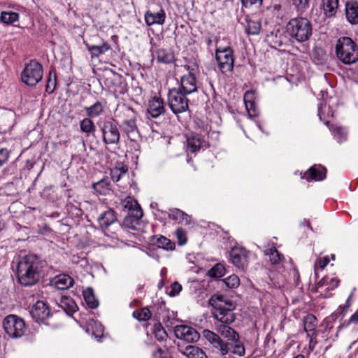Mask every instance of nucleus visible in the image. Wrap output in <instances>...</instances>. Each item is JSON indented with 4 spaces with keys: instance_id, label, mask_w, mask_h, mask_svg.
Segmentation results:
<instances>
[{
    "instance_id": "1",
    "label": "nucleus",
    "mask_w": 358,
    "mask_h": 358,
    "mask_svg": "<svg viewBox=\"0 0 358 358\" xmlns=\"http://www.w3.org/2000/svg\"><path fill=\"white\" fill-rule=\"evenodd\" d=\"M209 304L213 308L212 314L213 317L220 322L216 325L217 334L228 340L238 337L239 334L233 328L229 326L236 320L233 310L236 304L223 295H213L209 299Z\"/></svg>"
},
{
    "instance_id": "2",
    "label": "nucleus",
    "mask_w": 358,
    "mask_h": 358,
    "mask_svg": "<svg viewBox=\"0 0 358 358\" xmlns=\"http://www.w3.org/2000/svg\"><path fill=\"white\" fill-rule=\"evenodd\" d=\"M43 263L34 254L22 257L17 265L16 275L22 286H31L39 282L43 276Z\"/></svg>"
},
{
    "instance_id": "3",
    "label": "nucleus",
    "mask_w": 358,
    "mask_h": 358,
    "mask_svg": "<svg viewBox=\"0 0 358 358\" xmlns=\"http://www.w3.org/2000/svg\"><path fill=\"white\" fill-rule=\"evenodd\" d=\"M202 334L211 345L213 351L221 356H224L229 352L238 356H243L245 355V346L240 340L239 336L224 341L218 334L210 330L204 329Z\"/></svg>"
},
{
    "instance_id": "4",
    "label": "nucleus",
    "mask_w": 358,
    "mask_h": 358,
    "mask_svg": "<svg viewBox=\"0 0 358 358\" xmlns=\"http://www.w3.org/2000/svg\"><path fill=\"white\" fill-rule=\"evenodd\" d=\"M335 48L338 59L343 64H352L358 60V46L351 38H339Z\"/></svg>"
},
{
    "instance_id": "5",
    "label": "nucleus",
    "mask_w": 358,
    "mask_h": 358,
    "mask_svg": "<svg viewBox=\"0 0 358 358\" xmlns=\"http://www.w3.org/2000/svg\"><path fill=\"white\" fill-rule=\"evenodd\" d=\"M287 31L292 38L299 42L308 41L312 35V24L305 17L291 19L286 26Z\"/></svg>"
},
{
    "instance_id": "6",
    "label": "nucleus",
    "mask_w": 358,
    "mask_h": 358,
    "mask_svg": "<svg viewBox=\"0 0 358 358\" xmlns=\"http://www.w3.org/2000/svg\"><path fill=\"white\" fill-rule=\"evenodd\" d=\"M136 112L131 107L123 106L120 110L122 129L131 141H137L140 138L136 125Z\"/></svg>"
},
{
    "instance_id": "7",
    "label": "nucleus",
    "mask_w": 358,
    "mask_h": 358,
    "mask_svg": "<svg viewBox=\"0 0 358 358\" xmlns=\"http://www.w3.org/2000/svg\"><path fill=\"white\" fill-rule=\"evenodd\" d=\"M43 75V66L36 59H32L22 71V81L28 86L35 87L42 80Z\"/></svg>"
},
{
    "instance_id": "8",
    "label": "nucleus",
    "mask_w": 358,
    "mask_h": 358,
    "mask_svg": "<svg viewBox=\"0 0 358 358\" xmlns=\"http://www.w3.org/2000/svg\"><path fill=\"white\" fill-rule=\"evenodd\" d=\"M3 327L8 336L13 338L22 337L26 329L24 321L16 315L12 314L3 319Z\"/></svg>"
},
{
    "instance_id": "9",
    "label": "nucleus",
    "mask_w": 358,
    "mask_h": 358,
    "mask_svg": "<svg viewBox=\"0 0 358 358\" xmlns=\"http://www.w3.org/2000/svg\"><path fill=\"white\" fill-rule=\"evenodd\" d=\"M98 125L102 134L103 141L106 145H117L120 133L113 120L99 121Z\"/></svg>"
},
{
    "instance_id": "10",
    "label": "nucleus",
    "mask_w": 358,
    "mask_h": 358,
    "mask_svg": "<svg viewBox=\"0 0 358 358\" xmlns=\"http://www.w3.org/2000/svg\"><path fill=\"white\" fill-rule=\"evenodd\" d=\"M186 96L176 88L169 90L168 93L169 106L174 114L177 115L188 110L189 100Z\"/></svg>"
},
{
    "instance_id": "11",
    "label": "nucleus",
    "mask_w": 358,
    "mask_h": 358,
    "mask_svg": "<svg viewBox=\"0 0 358 358\" xmlns=\"http://www.w3.org/2000/svg\"><path fill=\"white\" fill-rule=\"evenodd\" d=\"M215 58L222 73L233 70L234 57V52L230 47L224 48L222 50L217 48L215 52Z\"/></svg>"
},
{
    "instance_id": "12",
    "label": "nucleus",
    "mask_w": 358,
    "mask_h": 358,
    "mask_svg": "<svg viewBox=\"0 0 358 358\" xmlns=\"http://www.w3.org/2000/svg\"><path fill=\"white\" fill-rule=\"evenodd\" d=\"M174 334L177 338L189 343H196L200 338L199 333L194 328L187 325L176 326Z\"/></svg>"
},
{
    "instance_id": "13",
    "label": "nucleus",
    "mask_w": 358,
    "mask_h": 358,
    "mask_svg": "<svg viewBox=\"0 0 358 358\" xmlns=\"http://www.w3.org/2000/svg\"><path fill=\"white\" fill-rule=\"evenodd\" d=\"M249 252L243 248H234L230 252L232 264L239 269L244 270L248 264Z\"/></svg>"
},
{
    "instance_id": "14",
    "label": "nucleus",
    "mask_w": 358,
    "mask_h": 358,
    "mask_svg": "<svg viewBox=\"0 0 358 358\" xmlns=\"http://www.w3.org/2000/svg\"><path fill=\"white\" fill-rule=\"evenodd\" d=\"M30 314L37 322H44L50 315L48 305L42 301H38L31 308Z\"/></svg>"
},
{
    "instance_id": "15",
    "label": "nucleus",
    "mask_w": 358,
    "mask_h": 358,
    "mask_svg": "<svg viewBox=\"0 0 358 358\" xmlns=\"http://www.w3.org/2000/svg\"><path fill=\"white\" fill-rule=\"evenodd\" d=\"M178 90L186 95L196 92V80L194 75L189 72L187 75L183 76L180 79V87Z\"/></svg>"
},
{
    "instance_id": "16",
    "label": "nucleus",
    "mask_w": 358,
    "mask_h": 358,
    "mask_svg": "<svg viewBox=\"0 0 358 358\" xmlns=\"http://www.w3.org/2000/svg\"><path fill=\"white\" fill-rule=\"evenodd\" d=\"M148 112L153 118L158 117L165 112L164 103L160 97L154 96L149 101Z\"/></svg>"
},
{
    "instance_id": "17",
    "label": "nucleus",
    "mask_w": 358,
    "mask_h": 358,
    "mask_svg": "<svg viewBox=\"0 0 358 358\" xmlns=\"http://www.w3.org/2000/svg\"><path fill=\"white\" fill-rule=\"evenodd\" d=\"M165 19L166 13L162 8L156 13L148 10L145 13V21L148 26H152L155 24L162 25L165 22Z\"/></svg>"
},
{
    "instance_id": "18",
    "label": "nucleus",
    "mask_w": 358,
    "mask_h": 358,
    "mask_svg": "<svg viewBox=\"0 0 358 358\" xmlns=\"http://www.w3.org/2000/svg\"><path fill=\"white\" fill-rule=\"evenodd\" d=\"M303 322L304 331L307 333L308 336L310 338V342H312L313 338L317 336L315 328L317 325V320L314 315L308 314L304 317Z\"/></svg>"
},
{
    "instance_id": "19",
    "label": "nucleus",
    "mask_w": 358,
    "mask_h": 358,
    "mask_svg": "<svg viewBox=\"0 0 358 358\" xmlns=\"http://www.w3.org/2000/svg\"><path fill=\"white\" fill-rule=\"evenodd\" d=\"M178 346L179 351L187 358H208L206 352L198 346L189 345L184 348L180 345Z\"/></svg>"
},
{
    "instance_id": "20",
    "label": "nucleus",
    "mask_w": 358,
    "mask_h": 358,
    "mask_svg": "<svg viewBox=\"0 0 358 358\" xmlns=\"http://www.w3.org/2000/svg\"><path fill=\"white\" fill-rule=\"evenodd\" d=\"M345 15L350 23H358V3L355 1H348L345 4Z\"/></svg>"
},
{
    "instance_id": "21",
    "label": "nucleus",
    "mask_w": 358,
    "mask_h": 358,
    "mask_svg": "<svg viewBox=\"0 0 358 358\" xmlns=\"http://www.w3.org/2000/svg\"><path fill=\"white\" fill-rule=\"evenodd\" d=\"M168 216L170 219L176 221L178 223L190 224L192 222L191 217L178 208L170 209V213H169Z\"/></svg>"
},
{
    "instance_id": "22",
    "label": "nucleus",
    "mask_w": 358,
    "mask_h": 358,
    "mask_svg": "<svg viewBox=\"0 0 358 358\" xmlns=\"http://www.w3.org/2000/svg\"><path fill=\"white\" fill-rule=\"evenodd\" d=\"M153 245H155L159 248L166 250H173L176 248L174 242L167 238L164 236H153L151 239Z\"/></svg>"
},
{
    "instance_id": "23",
    "label": "nucleus",
    "mask_w": 358,
    "mask_h": 358,
    "mask_svg": "<svg viewBox=\"0 0 358 358\" xmlns=\"http://www.w3.org/2000/svg\"><path fill=\"white\" fill-rule=\"evenodd\" d=\"M116 220L115 212L112 209L103 212L98 218L99 225L101 228H107Z\"/></svg>"
},
{
    "instance_id": "24",
    "label": "nucleus",
    "mask_w": 358,
    "mask_h": 358,
    "mask_svg": "<svg viewBox=\"0 0 358 358\" xmlns=\"http://www.w3.org/2000/svg\"><path fill=\"white\" fill-rule=\"evenodd\" d=\"M87 50L90 52L92 58L98 57L99 55L103 54L110 49V46L104 41H102L99 45H90L85 43Z\"/></svg>"
},
{
    "instance_id": "25",
    "label": "nucleus",
    "mask_w": 358,
    "mask_h": 358,
    "mask_svg": "<svg viewBox=\"0 0 358 358\" xmlns=\"http://www.w3.org/2000/svg\"><path fill=\"white\" fill-rule=\"evenodd\" d=\"M73 279L66 274H61L55 278V285L58 289H66L73 285Z\"/></svg>"
},
{
    "instance_id": "26",
    "label": "nucleus",
    "mask_w": 358,
    "mask_h": 358,
    "mask_svg": "<svg viewBox=\"0 0 358 358\" xmlns=\"http://www.w3.org/2000/svg\"><path fill=\"white\" fill-rule=\"evenodd\" d=\"M338 0H322V8L326 17H331L337 12Z\"/></svg>"
},
{
    "instance_id": "27",
    "label": "nucleus",
    "mask_w": 358,
    "mask_h": 358,
    "mask_svg": "<svg viewBox=\"0 0 358 358\" xmlns=\"http://www.w3.org/2000/svg\"><path fill=\"white\" fill-rule=\"evenodd\" d=\"M85 110L87 117H96L103 112V105L101 101H97L91 106L85 107Z\"/></svg>"
},
{
    "instance_id": "28",
    "label": "nucleus",
    "mask_w": 358,
    "mask_h": 358,
    "mask_svg": "<svg viewBox=\"0 0 358 358\" xmlns=\"http://www.w3.org/2000/svg\"><path fill=\"white\" fill-rule=\"evenodd\" d=\"M84 299L87 305L92 309H94L99 306V301L96 299L92 288L88 287L83 291Z\"/></svg>"
},
{
    "instance_id": "29",
    "label": "nucleus",
    "mask_w": 358,
    "mask_h": 358,
    "mask_svg": "<svg viewBox=\"0 0 358 358\" xmlns=\"http://www.w3.org/2000/svg\"><path fill=\"white\" fill-rule=\"evenodd\" d=\"M80 127L82 132L85 133L87 136L91 134H94L96 130V126L91 117H85L80 121Z\"/></svg>"
},
{
    "instance_id": "30",
    "label": "nucleus",
    "mask_w": 358,
    "mask_h": 358,
    "mask_svg": "<svg viewBox=\"0 0 358 358\" xmlns=\"http://www.w3.org/2000/svg\"><path fill=\"white\" fill-rule=\"evenodd\" d=\"M157 59L159 62L171 64L174 61V55L172 52L165 49H159L156 51Z\"/></svg>"
},
{
    "instance_id": "31",
    "label": "nucleus",
    "mask_w": 358,
    "mask_h": 358,
    "mask_svg": "<svg viewBox=\"0 0 358 358\" xmlns=\"http://www.w3.org/2000/svg\"><path fill=\"white\" fill-rule=\"evenodd\" d=\"M187 149L192 152H195L201 148L202 141L199 136L194 135L187 138Z\"/></svg>"
},
{
    "instance_id": "32",
    "label": "nucleus",
    "mask_w": 358,
    "mask_h": 358,
    "mask_svg": "<svg viewBox=\"0 0 358 358\" xmlns=\"http://www.w3.org/2000/svg\"><path fill=\"white\" fill-rule=\"evenodd\" d=\"M308 171L310 178L315 180H322L326 177L327 170L322 166H312Z\"/></svg>"
},
{
    "instance_id": "33",
    "label": "nucleus",
    "mask_w": 358,
    "mask_h": 358,
    "mask_svg": "<svg viewBox=\"0 0 358 358\" xmlns=\"http://www.w3.org/2000/svg\"><path fill=\"white\" fill-rule=\"evenodd\" d=\"M247 26L245 27V31L248 34L256 35L258 34L261 29V23L259 21H253L245 18Z\"/></svg>"
},
{
    "instance_id": "34",
    "label": "nucleus",
    "mask_w": 358,
    "mask_h": 358,
    "mask_svg": "<svg viewBox=\"0 0 358 358\" xmlns=\"http://www.w3.org/2000/svg\"><path fill=\"white\" fill-rule=\"evenodd\" d=\"M225 274V267L220 263L216 264L208 271V275L210 278H220Z\"/></svg>"
},
{
    "instance_id": "35",
    "label": "nucleus",
    "mask_w": 358,
    "mask_h": 358,
    "mask_svg": "<svg viewBox=\"0 0 358 358\" xmlns=\"http://www.w3.org/2000/svg\"><path fill=\"white\" fill-rule=\"evenodd\" d=\"M0 19L3 23L10 24L19 20V14L15 12L2 11Z\"/></svg>"
},
{
    "instance_id": "36",
    "label": "nucleus",
    "mask_w": 358,
    "mask_h": 358,
    "mask_svg": "<svg viewBox=\"0 0 358 358\" xmlns=\"http://www.w3.org/2000/svg\"><path fill=\"white\" fill-rule=\"evenodd\" d=\"M60 306L68 314L73 313L78 310L76 303L72 299L67 297L61 299Z\"/></svg>"
},
{
    "instance_id": "37",
    "label": "nucleus",
    "mask_w": 358,
    "mask_h": 358,
    "mask_svg": "<svg viewBox=\"0 0 358 358\" xmlns=\"http://www.w3.org/2000/svg\"><path fill=\"white\" fill-rule=\"evenodd\" d=\"M265 255L269 256V261L272 264H277L280 262V255L275 247L266 250Z\"/></svg>"
},
{
    "instance_id": "38",
    "label": "nucleus",
    "mask_w": 358,
    "mask_h": 358,
    "mask_svg": "<svg viewBox=\"0 0 358 358\" xmlns=\"http://www.w3.org/2000/svg\"><path fill=\"white\" fill-rule=\"evenodd\" d=\"M57 85V76L54 71H50L48 78L46 84V92L48 93H52L56 87Z\"/></svg>"
},
{
    "instance_id": "39",
    "label": "nucleus",
    "mask_w": 358,
    "mask_h": 358,
    "mask_svg": "<svg viewBox=\"0 0 358 358\" xmlns=\"http://www.w3.org/2000/svg\"><path fill=\"white\" fill-rule=\"evenodd\" d=\"M108 186L109 182L104 179L93 184V188L94 190L100 194H105V192L109 189Z\"/></svg>"
},
{
    "instance_id": "40",
    "label": "nucleus",
    "mask_w": 358,
    "mask_h": 358,
    "mask_svg": "<svg viewBox=\"0 0 358 358\" xmlns=\"http://www.w3.org/2000/svg\"><path fill=\"white\" fill-rule=\"evenodd\" d=\"M222 281L229 288H236L240 284V280L236 275H231Z\"/></svg>"
},
{
    "instance_id": "41",
    "label": "nucleus",
    "mask_w": 358,
    "mask_h": 358,
    "mask_svg": "<svg viewBox=\"0 0 358 358\" xmlns=\"http://www.w3.org/2000/svg\"><path fill=\"white\" fill-rule=\"evenodd\" d=\"M152 316L150 310L148 308H143L136 313L135 317L140 321H147Z\"/></svg>"
},
{
    "instance_id": "42",
    "label": "nucleus",
    "mask_w": 358,
    "mask_h": 358,
    "mask_svg": "<svg viewBox=\"0 0 358 358\" xmlns=\"http://www.w3.org/2000/svg\"><path fill=\"white\" fill-rule=\"evenodd\" d=\"M154 334L155 338L159 341H164L167 337V334L160 324L155 326Z\"/></svg>"
},
{
    "instance_id": "43",
    "label": "nucleus",
    "mask_w": 358,
    "mask_h": 358,
    "mask_svg": "<svg viewBox=\"0 0 358 358\" xmlns=\"http://www.w3.org/2000/svg\"><path fill=\"white\" fill-rule=\"evenodd\" d=\"M176 235L178 240L179 245H183L187 242L186 231L182 228H178L176 229Z\"/></svg>"
},
{
    "instance_id": "44",
    "label": "nucleus",
    "mask_w": 358,
    "mask_h": 358,
    "mask_svg": "<svg viewBox=\"0 0 358 358\" xmlns=\"http://www.w3.org/2000/svg\"><path fill=\"white\" fill-rule=\"evenodd\" d=\"M250 117H257L258 115V110L255 102H251L245 104Z\"/></svg>"
},
{
    "instance_id": "45",
    "label": "nucleus",
    "mask_w": 358,
    "mask_h": 358,
    "mask_svg": "<svg viewBox=\"0 0 358 358\" xmlns=\"http://www.w3.org/2000/svg\"><path fill=\"white\" fill-rule=\"evenodd\" d=\"M182 289V286L180 284H179L178 282H174L170 287V290L169 291L168 294L171 296H174L179 294V292Z\"/></svg>"
},
{
    "instance_id": "46",
    "label": "nucleus",
    "mask_w": 358,
    "mask_h": 358,
    "mask_svg": "<svg viewBox=\"0 0 358 358\" xmlns=\"http://www.w3.org/2000/svg\"><path fill=\"white\" fill-rule=\"evenodd\" d=\"M143 215V210L138 203L134 201V208L132 211V216L136 220H140Z\"/></svg>"
},
{
    "instance_id": "47",
    "label": "nucleus",
    "mask_w": 358,
    "mask_h": 358,
    "mask_svg": "<svg viewBox=\"0 0 358 358\" xmlns=\"http://www.w3.org/2000/svg\"><path fill=\"white\" fill-rule=\"evenodd\" d=\"M9 158V151L6 148L0 149V167L3 166Z\"/></svg>"
},
{
    "instance_id": "48",
    "label": "nucleus",
    "mask_w": 358,
    "mask_h": 358,
    "mask_svg": "<svg viewBox=\"0 0 358 358\" xmlns=\"http://www.w3.org/2000/svg\"><path fill=\"white\" fill-rule=\"evenodd\" d=\"M293 2L298 9L301 10H306L309 5V0H293Z\"/></svg>"
},
{
    "instance_id": "49",
    "label": "nucleus",
    "mask_w": 358,
    "mask_h": 358,
    "mask_svg": "<svg viewBox=\"0 0 358 358\" xmlns=\"http://www.w3.org/2000/svg\"><path fill=\"white\" fill-rule=\"evenodd\" d=\"M255 91L250 90V91H247L245 93V94H244L245 104L251 103V102H255Z\"/></svg>"
},
{
    "instance_id": "50",
    "label": "nucleus",
    "mask_w": 358,
    "mask_h": 358,
    "mask_svg": "<svg viewBox=\"0 0 358 358\" xmlns=\"http://www.w3.org/2000/svg\"><path fill=\"white\" fill-rule=\"evenodd\" d=\"M122 176V172L120 169H117V167L113 169L110 171V176L113 181L117 182L120 180Z\"/></svg>"
},
{
    "instance_id": "51",
    "label": "nucleus",
    "mask_w": 358,
    "mask_h": 358,
    "mask_svg": "<svg viewBox=\"0 0 358 358\" xmlns=\"http://www.w3.org/2000/svg\"><path fill=\"white\" fill-rule=\"evenodd\" d=\"M334 132L335 134L339 136L340 141H341L342 139L345 138L346 133L345 131V129L343 127H336L334 129Z\"/></svg>"
},
{
    "instance_id": "52",
    "label": "nucleus",
    "mask_w": 358,
    "mask_h": 358,
    "mask_svg": "<svg viewBox=\"0 0 358 358\" xmlns=\"http://www.w3.org/2000/svg\"><path fill=\"white\" fill-rule=\"evenodd\" d=\"M262 1L263 0H241V3L244 7L248 8L257 3L262 5Z\"/></svg>"
},
{
    "instance_id": "53",
    "label": "nucleus",
    "mask_w": 358,
    "mask_h": 358,
    "mask_svg": "<svg viewBox=\"0 0 358 358\" xmlns=\"http://www.w3.org/2000/svg\"><path fill=\"white\" fill-rule=\"evenodd\" d=\"M352 294H350L348 297V299H347L346 302H345V304L341 307L340 306V308H342V314H343V316H344L345 315V313L348 311V308H350V305H351V299H352Z\"/></svg>"
},
{
    "instance_id": "54",
    "label": "nucleus",
    "mask_w": 358,
    "mask_h": 358,
    "mask_svg": "<svg viewBox=\"0 0 358 358\" xmlns=\"http://www.w3.org/2000/svg\"><path fill=\"white\" fill-rule=\"evenodd\" d=\"M350 324H358V310L348 320L347 325Z\"/></svg>"
},
{
    "instance_id": "55",
    "label": "nucleus",
    "mask_w": 358,
    "mask_h": 358,
    "mask_svg": "<svg viewBox=\"0 0 358 358\" xmlns=\"http://www.w3.org/2000/svg\"><path fill=\"white\" fill-rule=\"evenodd\" d=\"M324 282H325V278H322L320 280H319L315 285L314 287L312 288V292H318V288L319 287H322L324 285Z\"/></svg>"
},
{
    "instance_id": "56",
    "label": "nucleus",
    "mask_w": 358,
    "mask_h": 358,
    "mask_svg": "<svg viewBox=\"0 0 358 358\" xmlns=\"http://www.w3.org/2000/svg\"><path fill=\"white\" fill-rule=\"evenodd\" d=\"M329 262V259L328 257H324L320 259V266L321 268H324Z\"/></svg>"
},
{
    "instance_id": "57",
    "label": "nucleus",
    "mask_w": 358,
    "mask_h": 358,
    "mask_svg": "<svg viewBox=\"0 0 358 358\" xmlns=\"http://www.w3.org/2000/svg\"><path fill=\"white\" fill-rule=\"evenodd\" d=\"M121 78L119 75L114 74L113 77L111 78H107L106 81H110L111 84H114L115 83L120 81Z\"/></svg>"
},
{
    "instance_id": "58",
    "label": "nucleus",
    "mask_w": 358,
    "mask_h": 358,
    "mask_svg": "<svg viewBox=\"0 0 358 358\" xmlns=\"http://www.w3.org/2000/svg\"><path fill=\"white\" fill-rule=\"evenodd\" d=\"M273 11L278 12L281 10V5L280 4H275L273 6Z\"/></svg>"
},
{
    "instance_id": "59",
    "label": "nucleus",
    "mask_w": 358,
    "mask_h": 358,
    "mask_svg": "<svg viewBox=\"0 0 358 358\" xmlns=\"http://www.w3.org/2000/svg\"><path fill=\"white\" fill-rule=\"evenodd\" d=\"M117 169L121 170V172H122V175L125 174L127 172V168L126 166H122L120 168Z\"/></svg>"
},
{
    "instance_id": "60",
    "label": "nucleus",
    "mask_w": 358,
    "mask_h": 358,
    "mask_svg": "<svg viewBox=\"0 0 358 358\" xmlns=\"http://www.w3.org/2000/svg\"><path fill=\"white\" fill-rule=\"evenodd\" d=\"M322 105H320V106L318 107V115L320 117V119L322 120Z\"/></svg>"
},
{
    "instance_id": "61",
    "label": "nucleus",
    "mask_w": 358,
    "mask_h": 358,
    "mask_svg": "<svg viewBox=\"0 0 358 358\" xmlns=\"http://www.w3.org/2000/svg\"><path fill=\"white\" fill-rule=\"evenodd\" d=\"M294 358H304V356L303 355L299 354Z\"/></svg>"
},
{
    "instance_id": "62",
    "label": "nucleus",
    "mask_w": 358,
    "mask_h": 358,
    "mask_svg": "<svg viewBox=\"0 0 358 358\" xmlns=\"http://www.w3.org/2000/svg\"><path fill=\"white\" fill-rule=\"evenodd\" d=\"M157 352L158 353H159V354H162V353H163V350H162V348H158V349H157Z\"/></svg>"
},
{
    "instance_id": "63",
    "label": "nucleus",
    "mask_w": 358,
    "mask_h": 358,
    "mask_svg": "<svg viewBox=\"0 0 358 358\" xmlns=\"http://www.w3.org/2000/svg\"><path fill=\"white\" fill-rule=\"evenodd\" d=\"M307 227L312 229L310 224L309 222H307Z\"/></svg>"
},
{
    "instance_id": "64",
    "label": "nucleus",
    "mask_w": 358,
    "mask_h": 358,
    "mask_svg": "<svg viewBox=\"0 0 358 358\" xmlns=\"http://www.w3.org/2000/svg\"><path fill=\"white\" fill-rule=\"evenodd\" d=\"M338 283H339V280H336V287H337L338 285Z\"/></svg>"
}]
</instances>
